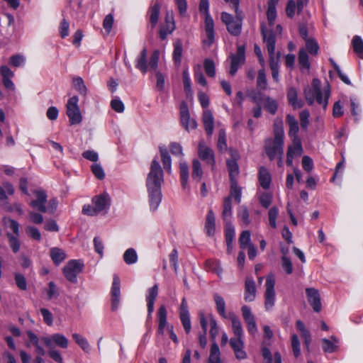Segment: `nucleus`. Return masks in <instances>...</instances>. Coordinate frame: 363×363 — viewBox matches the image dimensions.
Wrapping results in <instances>:
<instances>
[{
  "instance_id": "1",
  "label": "nucleus",
  "mask_w": 363,
  "mask_h": 363,
  "mask_svg": "<svg viewBox=\"0 0 363 363\" xmlns=\"http://www.w3.org/2000/svg\"><path fill=\"white\" fill-rule=\"evenodd\" d=\"M164 182L163 170L157 160L155 158L150 165V172L146 179V186L150 210L157 209L162 201L161 186Z\"/></svg>"
},
{
  "instance_id": "2",
  "label": "nucleus",
  "mask_w": 363,
  "mask_h": 363,
  "mask_svg": "<svg viewBox=\"0 0 363 363\" xmlns=\"http://www.w3.org/2000/svg\"><path fill=\"white\" fill-rule=\"evenodd\" d=\"M260 29L269 57V67L272 70V77L276 82H278L280 53H275V35L272 30L267 29L264 23L261 24Z\"/></svg>"
},
{
  "instance_id": "3",
  "label": "nucleus",
  "mask_w": 363,
  "mask_h": 363,
  "mask_svg": "<svg viewBox=\"0 0 363 363\" xmlns=\"http://www.w3.org/2000/svg\"><path fill=\"white\" fill-rule=\"evenodd\" d=\"M274 138H268L265 141V152L271 160L277 156L284 154V132L283 122L281 119H276L274 123Z\"/></svg>"
},
{
  "instance_id": "4",
  "label": "nucleus",
  "mask_w": 363,
  "mask_h": 363,
  "mask_svg": "<svg viewBox=\"0 0 363 363\" xmlns=\"http://www.w3.org/2000/svg\"><path fill=\"white\" fill-rule=\"evenodd\" d=\"M304 96L308 105L313 104L315 101L325 110L330 96V87L328 85L322 90L321 82L318 79H313L311 87H306L304 89Z\"/></svg>"
},
{
  "instance_id": "5",
  "label": "nucleus",
  "mask_w": 363,
  "mask_h": 363,
  "mask_svg": "<svg viewBox=\"0 0 363 363\" xmlns=\"http://www.w3.org/2000/svg\"><path fill=\"white\" fill-rule=\"evenodd\" d=\"M93 206L84 205L82 208V213L88 216H96L99 213L109 208L111 205V198L106 193L95 196L92 199Z\"/></svg>"
},
{
  "instance_id": "6",
  "label": "nucleus",
  "mask_w": 363,
  "mask_h": 363,
  "mask_svg": "<svg viewBox=\"0 0 363 363\" xmlns=\"http://www.w3.org/2000/svg\"><path fill=\"white\" fill-rule=\"evenodd\" d=\"M199 11L204 15V28L207 38L203 40V43L210 46L214 41V22L209 13L208 0H200Z\"/></svg>"
},
{
  "instance_id": "7",
  "label": "nucleus",
  "mask_w": 363,
  "mask_h": 363,
  "mask_svg": "<svg viewBox=\"0 0 363 363\" xmlns=\"http://www.w3.org/2000/svg\"><path fill=\"white\" fill-rule=\"evenodd\" d=\"M275 279L273 274H269L266 278L264 292V308L267 311L273 308L275 303Z\"/></svg>"
},
{
  "instance_id": "8",
  "label": "nucleus",
  "mask_w": 363,
  "mask_h": 363,
  "mask_svg": "<svg viewBox=\"0 0 363 363\" xmlns=\"http://www.w3.org/2000/svg\"><path fill=\"white\" fill-rule=\"evenodd\" d=\"M78 101V96H74L68 100L67 104V115L72 125L79 124L82 121Z\"/></svg>"
},
{
  "instance_id": "9",
  "label": "nucleus",
  "mask_w": 363,
  "mask_h": 363,
  "mask_svg": "<svg viewBox=\"0 0 363 363\" xmlns=\"http://www.w3.org/2000/svg\"><path fill=\"white\" fill-rule=\"evenodd\" d=\"M222 21L225 24L228 31L233 35L238 36L241 33L242 20L234 18L232 15L223 12L221 13Z\"/></svg>"
},
{
  "instance_id": "10",
  "label": "nucleus",
  "mask_w": 363,
  "mask_h": 363,
  "mask_svg": "<svg viewBox=\"0 0 363 363\" xmlns=\"http://www.w3.org/2000/svg\"><path fill=\"white\" fill-rule=\"evenodd\" d=\"M84 264L79 260H70L63 268L66 279L71 282L77 281V275L82 272Z\"/></svg>"
},
{
  "instance_id": "11",
  "label": "nucleus",
  "mask_w": 363,
  "mask_h": 363,
  "mask_svg": "<svg viewBox=\"0 0 363 363\" xmlns=\"http://www.w3.org/2000/svg\"><path fill=\"white\" fill-rule=\"evenodd\" d=\"M42 341L49 348H54L55 346L62 349H67L69 345L68 339L61 333H55L50 336L41 337Z\"/></svg>"
},
{
  "instance_id": "12",
  "label": "nucleus",
  "mask_w": 363,
  "mask_h": 363,
  "mask_svg": "<svg viewBox=\"0 0 363 363\" xmlns=\"http://www.w3.org/2000/svg\"><path fill=\"white\" fill-rule=\"evenodd\" d=\"M245 48L244 45H238L237 52L230 55V74L235 75L238 68L245 63Z\"/></svg>"
},
{
  "instance_id": "13",
  "label": "nucleus",
  "mask_w": 363,
  "mask_h": 363,
  "mask_svg": "<svg viewBox=\"0 0 363 363\" xmlns=\"http://www.w3.org/2000/svg\"><path fill=\"white\" fill-rule=\"evenodd\" d=\"M198 155L199 158L210 165L213 169L215 167V157L213 150L208 147L203 140H201L198 145Z\"/></svg>"
},
{
  "instance_id": "14",
  "label": "nucleus",
  "mask_w": 363,
  "mask_h": 363,
  "mask_svg": "<svg viewBox=\"0 0 363 363\" xmlns=\"http://www.w3.org/2000/svg\"><path fill=\"white\" fill-rule=\"evenodd\" d=\"M33 194L35 198L29 203L30 206L32 207L33 209L38 211L39 212L46 213V193L43 190H35L33 191Z\"/></svg>"
},
{
  "instance_id": "15",
  "label": "nucleus",
  "mask_w": 363,
  "mask_h": 363,
  "mask_svg": "<svg viewBox=\"0 0 363 363\" xmlns=\"http://www.w3.org/2000/svg\"><path fill=\"white\" fill-rule=\"evenodd\" d=\"M180 121L182 126L187 130L195 129L197 126L196 121L190 118L189 108L185 102L180 106Z\"/></svg>"
},
{
  "instance_id": "16",
  "label": "nucleus",
  "mask_w": 363,
  "mask_h": 363,
  "mask_svg": "<svg viewBox=\"0 0 363 363\" xmlns=\"http://www.w3.org/2000/svg\"><path fill=\"white\" fill-rule=\"evenodd\" d=\"M121 281L117 275L113 276V283L111 286V309L116 311L118 308L120 303L121 289H120Z\"/></svg>"
},
{
  "instance_id": "17",
  "label": "nucleus",
  "mask_w": 363,
  "mask_h": 363,
  "mask_svg": "<svg viewBox=\"0 0 363 363\" xmlns=\"http://www.w3.org/2000/svg\"><path fill=\"white\" fill-rule=\"evenodd\" d=\"M306 297L308 303L315 312H320L322 308L319 291L314 288L306 289Z\"/></svg>"
},
{
  "instance_id": "18",
  "label": "nucleus",
  "mask_w": 363,
  "mask_h": 363,
  "mask_svg": "<svg viewBox=\"0 0 363 363\" xmlns=\"http://www.w3.org/2000/svg\"><path fill=\"white\" fill-rule=\"evenodd\" d=\"M229 342L238 359L241 360L247 358V353L244 350L242 338H230Z\"/></svg>"
},
{
  "instance_id": "19",
  "label": "nucleus",
  "mask_w": 363,
  "mask_h": 363,
  "mask_svg": "<svg viewBox=\"0 0 363 363\" xmlns=\"http://www.w3.org/2000/svg\"><path fill=\"white\" fill-rule=\"evenodd\" d=\"M257 289L255 281L252 277H247L245 282L244 299L247 302H252L256 298Z\"/></svg>"
},
{
  "instance_id": "20",
  "label": "nucleus",
  "mask_w": 363,
  "mask_h": 363,
  "mask_svg": "<svg viewBox=\"0 0 363 363\" xmlns=\"http://www.w3.org/2000/svg\"><path fill=\"white\" fill-rule=\"evenodd\" d=\"M242 312L243 318L247 324L248 332L252 335H255L257 331V328L250 308L247 306H244L242 307Z\"/></svg>"
},
{
  "instance_id": "21",
  "label": "nucleus",
  "mask_w": 363,
  "mask_h": 363,
  "mask_svg": "<svg viewBox=\"0 0 363 363\" xmlns=\"http://www.w3.org/2000/svg\"><path fill=\"white\" fill-rule=\"evenodd\" d=\"M158 295V286L155 284L152 287L147 290L146 295L147 308V316L151 317L152 312L154 311V304Z\"/></svg>"
},
{
  "instance_id": "22",
  "label": "nucleus",
  "mask_w": 363,
  "mask_h": 363,
  "mask_svg": "<svg viewBox=\"0 0 363 363\" xmlns=\"http://www.w3.org/2000/svg\"><path fill=\"white\" fill-rule=\"evenodd\" d=\"M340 340L335 336H331L330 339L323 338L321 340V346L324 352L333 353L339 348Z\"/></svg>"
},
{
  "instance_id": "23",
  "label": "nucleus",
  "mask_w": 363,
  "mask_h": 363,
  "mask_svg": "<svg viewBox=\"0 0 363 363\" xmlns=\"http://www.w3.org/2000/svg\"><path fill=\"white\" fill-rule=\"evenodd\" d=\"M238 153L234 152L232 155L233 158L227 160V167L229 172L230 182L237 181V177L239 175V167L237 162Z\"/></svg>"
},
{
  "instance_id": "24",
  "label": "nucleus",
  "mask_w": 363,
  "mask_h": 363,
  "mask_svg": "<svg viewBox=\"0 0 363 363\" xmlns=\"http://www.w3.org/2000/svg\"><path fill=\"white\" fill-rule=\"evenodd\" d=\"M204 229L208 236L211 237L214 235L216 232V218L212 209H209L208 211L205 220Z\"/></svg>"
},
{
  "instance_id": "25",
  "label": "nucleus",
  "mask_w": 363,
  "mask_h": 363,
  "mask_svg": "<svg viewBox=\"0 0 363 363\" xmlns=\"http://www.w3.org/2000/svg\"><path fill=\"white\" fill-rule=\"evenodd\" d=\"M203 123L206 134L211 136L214 129V119L212 113L209 110H205L203 113Z\"/></svg>"
},
{
  "instance_id": "26",
  "label": "nucleus",
  "mask_w": 363,
  "mask_h": 363,
  "mask_svg": "<svg viewBox=\"0 0 363 363\" xmlns=\"http://www.w3.org/2000/svg\"><path fill=\"white\" fill-rule=\"evenodd\" d=\"M158 317V328L157 333L160 335H163L164 328L167 325V312L164 305H162L157 311Z\"/></svg>"
},
{
  "instance_id": "27",
  "label": "nucleus",
  "mask_w": 363,
  "mask_h": 363,
  "mask_svg": "<svg viewBox=\"0 0 363 363\" xmlns=\"http://www.w3.org/2000/svg\"><path fill=\"white\" fill-rule=\"evenodd\" d=\"M287 100L289 104L294 108H301L303 103L298 99V93L295 88L290 87L287 91Z\"/></svg>"
},
{
  "instance_id": "28",
  "label": "nucleus",
  "mask_w": 363,
  "mask_h": 363,
  "mask_svg": "<svg viewBox=\"0 0 363 363\" xmlns=\"http://www.w3.org/2000/svg\"><path fill=\"white\" fill-rule=\"evenodd\" d=\"M286 122L289 126V135L291 139L299 138L298 137V121L294 116L287 115Z\"/></svg>"
},
{
  "instance_id": "29",
  "label": "nucleus",
  "mask_w": 363,
  "mask_h": 363,
  "mask_svg": "<svg viewBox=\"0 0 363 363\" xmlns=\"http://www.w3.org/2000/svg\"><path fill=\"white\" fill-rule=\"evenodd\" d=\"M159 149L163 167L168 173L170 174L172 172V160L169 152L164 146H160Z\"/></svg>"
},
{
  "instance_id": "30",
  "label": "nucleus",
  "mask_w": 363,
  "mask_h": 363,
  "mask_svg": "<svg viewBox=\"0 0 363 363\" xmlns=\"http://www.w3.org/2000/svg\"><path fill=\"white\" fill-rule=\"evenodd\" d=\"M271 181V175L268 170L264 167H260L259 170V182L260 186L264 189H268L270 187Z\"/></svg>"
},
{
  "instance_id": "31",
  "label": "nucleus",
  "mask_w": 363,
  "mask_h": 363,
  "mask_svg": "<svg viewBox=\"0 0 363 363\" xmlns=\"http://www.w3.org/2000/svg\"><path fill=\"white\" fill-rule=\"evenodd\" d=\"M136 68L141 72L145 74L147 72L148 66L147 63V50L143 48L138 57L136 59Z\"/></svg>"
},
{
  "instance_id": "32",
  "label": "nucleus",
  "mask_w": 363,
  "mask_h": 363,
  "mask_svg": "<svg viewBox=\"0 0 363 363\" xmlns=\"http://www.w3.org/2000/svg\"><path fill=\"white\" fill-rule=\"evenodd\" d=\"M179 174L182 188H187L189 172L188 164L184 161H182L179 163Z\"/></svg>"
},
{
  "instance_id": "33",
  "label": "nucleus",
  "mask_w": 363,
  "mask_h": 363,
  "mask_svg": "<svg viewBox=\"0 0 363 363\" xmlns=\"http://www.w3.org/2000/svg\"><path fill=\"white\" fill-rule=\"evenodd\" d=\"M262 102L263 103L264 108L267 111L272 115L276 113L278 108V104L275 99L268 96H264L262 99Z\"/></svg>"
},
{
  "instance_id": "34",
  "label": "nucleus",
  "mask_w": 363,
  "mask_h": 363,
  "mask_svg": "<svg viewBox=\"0 0 363 363\" xmlns=\"http://www.w3.org/2000/svg\"><path fill=\"white\" fill-rule=\"evenodd\" d=\"M160 11V4L158 2L155 3V4L151 6L149 9L150 23L152 28L156 26L158 22Z\"/></svg>"
},
{
  "instance_id": "35",
  "label": "nucleus",
  "mask_w": 363,
  "mask_h": 363,
  "mask_svg": "<svg viewBox=\"0 0 363 363\" xmlns=\"http://www.w3.org/2000/svg\"><path fill=\"white\" fill-rule=\"evenodd\" d=\"M230 199L233 198L237 203L241 202L242 188L238 186L237 181H230Z\"/></svg>"
},
{
  "instance_id": "36",
  "label": "nucleus",
  "mask_w": 363,
  "mask_h": 363,
  "mask_svg": "<svg viewBox=\"0 0 363 363\" xmlns=\"http://www.w3.org/2000/svg\"><path fill=\"white\" fill-rule=\"evenodd\" d=\"M222 216L225 222H229L232 217V201L230 196L224 199Z\"/></svg>"
},
{
  "instance_id": "37",
  "label": "nucleus",
  "mask_w": 363,
  "mask_h": 363,
  "mask_svg": "<svg viewBox=\"0 0 363 363\" xmlns=\"http://www.w3.org/2000/svg\"><path fill=\"white\" fill-rule=\"evenodd\" d=\"M238 218L245 226L250 224V212L245 206H241L238 209Z\"/></svg>"
},
{
  "instance_id": "38",
  "label": "nucleus",
  "mask_w": 363,
  "mask_h": 363,
  "mask_svg": "<svg viewBox=\"0 0 363 363\" xmlns=\"http://www.w3.org/2000/svg\"><path fill=\"white\" fill-rule=\"evenodd\" d=\"M354 52L363 60V40L359 35H354L352 40Z\"/></svg>"
},
{
  "instance_id": "39",
  "label": "nucleus",
  "mask_w": 363,
  "mask_h": 363,
  "mask_svg": "<svg viewBox=\"0 0 363 363\" xmlns=\"http://www.w3.org/2000/svg\"><path fill=\"white\" fill-rule=\"evenodd\" d=\"M203 177V170L201 168V162L195 159L192 161V172L191 177L194 180L199 182Z\"/></svg>"
},
{
  "instance_id": "40",
  "label": "nucleus",
  "mask_w": 363,
  "mask_h": 363,
  "mask_svg": "<svg viewBox=\"0 0 363 363\" xmlns=\"http://www.w3.org/2000/svg\"><path fill=\"white\" fill-rule=\"evenodd\" d=\"M208 361L209 363H222L220 350L216 342H213L211 346Z\"/></svg>"
},
{
  "instance_id": "41",
  "label": "nucleus",
  "mask_w": 363,
  "mask_h": 363,
  "mask_svg": "<svg viewBox=\"0 0 363 363\" xmlns=\"http://www.w3.org/2000/svg\"><path fill=\"white\" fill-rule=\"evenodd\" d=\"M123 260L127 264H133L138 262V254L135 249L128 248L123 254Z\"/></svg>"
},
{
  "instance_id": "42",
  "label": "nucleus",
  "mask_w": 363,
  "mask_h": 363,
  "mask_svg": "<svg viewBox=\"0 0 363 363\" xmlns=\"http://www.w3.org/2000/svg\"><path fill=\"white\" fill-rule=\"evenodd\" d=\"M50 256L55 264H60L66 257L65 252L57 247L50 250Z\"/></svg>"
},
{
  "instance_id": "43",
  "label": "nucleus",
  "mask_w": 363,
  "mask_h": 363,
  "mask_svg": "<svg viewBox=\"0 0 363 363\" xmlns=\"http://www.w3.org/2000/svg\"><path fill=\"white\" fill-rule=\"evenodd\" d=\"M74 89L82 96H85L87 94V88L84 80L80 77H75L72 79Z\"/></svg>"
},
{
  "instance_id": "44",
  "label": "nucleus",
  "mask_w": 363,
  "mask_h": 363,
  "mask_svg": "<svg viewBox=\"0 0 363 363\" xmlns=\"http://www.w3.org/2000/svg\"><path fill=\"white\" fill-rule=\"evenodd\" d=\"M235 233L234 226L231 224L230 221L225 222V235L227 245H232V243L235 238Z\"/></svg>"
},
{
  "instance_id": "45",
  "label": "nucleus",
  "mask_w": 363,
  "mask_h": 363,
  "mask_svg": "<svg viewBox=\"0 0 363 363\" xmlns=\"http://www.w3.org/2000/svg\"><path fill=\"white\" fill-rule=\"evenodd\" d=\"M182 43L180 40L174 43L173 60L177 65L181 64L182 57Z\"/></svg>"
},
{
  "instance_id": "46",
  "label": "nucleus",
  "mask_w": 363,
  "mask_h": 363,
  "mask_svg": "<svg viewBox=\"0 0 363 363\" xmlns=\"http://www.w3.org/2000/svg\"><path fill=\"white\" fill-rule=\"evenodd\" d=\"M6 237L9 240V244L13 252L17 253L21 248V241L17 235H14L10 233H6Z\"/></svg>"
},
{
  "instance_id": "47",
  "label": "nucleus",
  "mask_w": 363,
  "mask_h": 363,
  "mask_svg": "<svg viewBox=\"0 0 363 363\" xmlns=\"http://www.w3.org/2000/svg\"><path fill=\"white\" fill-rule=\"evenodd\" d=\"M232 329L235 337L233 338H242L243 330L240 320L236 317H232Z\"/></svg>"
},
{
  "instance_id": "48",
  "label": "nucleus",
  "mask_w": 363,
  "mask_h": 363,
  "mask_svg": "<svg viewBox=\"0 0 363 363\" xmlns=\"http://www.w3.org/2000/svg\"><path fill=\"white\" fill-rule=\"evenodd\" d=\"M175 29V23H164L160 29V38L164 40L169 34H171Z\"/></svg>"
},
{
  "instance_id": "49",
  "label": "nucleus",
  "mask_w": 363,
  "mask_h": 363,
  "mask_svg": "<svg viewBox=\"0 0 363 363\" xmlns=\"http://www.w3.org/2000/svg\"><path fill=\"white\" fill-rule=\"evenodd\" d=\"M72 338L75 342L84 351L89 352L90 350L89 344L87 340L82 335L74 333L72 334Z\"/></svg>"
},
{
  "instance_id": "50",
  "label": "nucleus",
  "mask_w": 363,
  "mask_h": 363,
  "mask_svg": "<svg viewBox=\"0 0 363 363\" xmlns=\"http://www.w3.org/2000/svg\"><path fill=\"white\" fill-rule=\"evenodd\" d=\"M292 140V145H290L288 148L287 152H290L292 155H300L302 153L303 149L301 145V142L300 138L291 139Z\"/></svg>"
},
{
  "instance_id": "51",
  "label": "nucleus",
  "mask_w": 363,
  "mask_h": 363,
  "mask_svg": "<svg viewBox=\"0 0 363 363\" xmlns=\"http://www.w3.org/2000/svg\"><path fill=\"white\" fill-rule=\"evenodd\" d=\"M218 313L223 317H225V303L223 297L218 294L213 296Z\"/></svg>"
},
{
  "instance_id": "52",
  "label": "nucleus",
  "mask_w": 363,
  "mask_h": 363,
  "mask_svg": "<svg viewBox=\"0 0 363 363\" xmlns=\"http://www.w3.org/2000/svg\"><path fill=\"white\" fill-rule=\"evenodd\" d=\"M298 63L301 68L309 69L310 63L308 54L304 48H301L298 53Z\"/></svg>"
},
{
  "instance_id": "53",
  "label": "nucleus",
  "mask_w": 363,
  "mask_h": 363,
  "mask_svg": "<svg viewBox=\"0 0 363 363\" xmlns=\"http://www.w3.org/2000/svg\"><path fill=\"white\" fill-rule=\"evenodd\" d=\"M257 86L261 90H265L267 87V80L264 69H261L258 72Z\"/></svg>"
},
{
  "instance_id": "54",
  "label": "nucleus",
  "mask_w": 363,
  "mask_h": 363,
  "mask_svg": "<svg viewBox=\"0 0 363 363\" xmlns=\"http://www.w3.org/2000/svg\"><path fill=\"white\" fill-rule=\"evenodd\" d=\"M217 147L220 152L227 150L226 134L224 129L219 130Z\"/></svg>"
},
{
  "instance_id": "55",
  "label": "nucleus",
  "mask_w": 363,
  "mask_h": 363,
  "mask_svg": "<svg viewBox=\"0 0 363 363\" xmlns=\"http://www.w3.org/2000/svg\"><path fill=\"white\" fill-rule=\"evenodd\" d=\"M259 201L262 207L268 208L272 201V194L269 192L261 193L259 196Z\"/></svg>"
},
{
  "instance_id": "56",
  "label": "nucleus",
  "mask_w": 363,
  "mask_h": 363,
  "mask_svg": "<svg viewBox=\"0 0 363 363\" xmlns=\"http://www.w3.org/2000/svg\"><path fill=\"white\" fill-rule=\"evenodd\" d=\"M3 221L4 225L13 231L14 235H19V223L17 221L9 218H4Z\"/></svg>"
},
{
  "instance_id": "57",
  "label": "nucleus",
  "mask_w": 363,
  "mask_h": 363,
  "mask_svg": "<svg viewBox=\"0 0 363 363\" xmlns=\"http://www.w3.org/2000/svg\"><path fill=\"white\" fill-rule=\"evenodd\" d=\"M278 215L279 209L276 206L272 207L268 211L269 223L273 228H277V218Z\"/></svg>"
},
{
  "instance_id": "58",
  "label": "nucleus",
  "mask_w": 363,
  "mask_h": 363,
  "mask_svg": "<svg viewBox=\"0 0 363 363\" xmlns=\"http://www.w3.org/2000/svg\"><path fill=\"white\" fill-rule=\"evenodd\" d=\"M250 230H244L241 233L239 238L240 247L242 249H245L250 243Z\"/></svg>"
},
{
  "instance_id": "59",
  "label": "nucleus",
  "mask_w": 363,
  "mask_h": 363,
  "mask_svg": "<svg viewBox=\"0 0 363 363\" xmlns=\"http://www.w3.org/2000/svg\"><path fill=\"white\" fill-rule=\"evenodd\" d=\"M291 348L295 357H298L301 354L300 342L298 337L296 334L291 335Z\"/></svg>"
},
{
  "instance_id": "60",
  "label": "nucleus",
  "mask_w": 363,
  "mask_h": 363,
  "mask_svg": "<svg viewBox=\"0 0 363 363\" xmlns=\"http://www.w3.org/2000/svg\"><path fill=\"white\" fill-rule=\"evenodd\" d=\"M26 57L21 54L12 55L9 60V64L15 67L23 66L25 64Z\"/></svg>"
},
{
  "instance_id": "61",
  "label": "nucleus",
  "mask_w": 363,
  "mask_h": 363,
  "mask_svg": "<svg viewBox=\"0 0 363 363\" xmlns=\"http://www.w3.org/2000/svg\"><path fill=\"white\" fill-rule=\"evenodd\" d=\"M306 47L310 54L314 55L318 54L319 46L318 43L313 38L306 39Z\"/></svg>"
},
{
  "instance_id": "62",
  "label": "nucleus",
  "mask_w": 363,
  "mask_h": 363,
  "mask_svg": "<svg viewBox=\"0 0 363 363\" xmlns=\"http://www.w3.org/2000/svg\"><path fill=\"white\" fill-rule=\"evenodd\" d=\"M26 233L33 240L40 241L41 234L37 228L32 225H28L26 228Z\"/></svg>"
},
{
  "instance_id": "63",
  "label": "nucleus",
  "mask_w": 363,
  "mask_h": 363,
  "mask_svg": "<svg viewBox=\"0 0 363 363\" xmlns=\"http://www.w3.org/2000/svg\"><path fill=\"white\" fill-rule=\"evenodd\" d=\"M48 295V299L51 300L54 298H57L59 296L57 288L53 281H50L48 284V288L46 289Z\"/></svg>"
},
{
  "instance_id": "64",
  "label": "nucleus",
  "mask_w": 363,
  "mask_h": 363,
  "mask_svg": "<svg viewBox=\"0 0 363 363\" xmlns=\"http://www.w3.org/2000/svg\"><path fill=\"white\" fill-rule=\"evenodd\" d=\"M204 69L206 73V74L210 77H213L215 76L216 71H215V65L213 60L210 59H206L204 61Z\"/></svg>"
}]
</instances>
